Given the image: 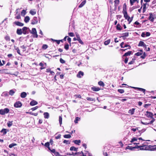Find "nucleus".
<instances>
[{"label": "nucleus", "mask_w": 156, "mask_h": 156, "mask_svg": "<svg viewBox=\"0 0 156 156\" xmlns=\"http://www.w3.org/2000/svg\"><path fill=\"white\" fill-rule=\"evenodd\" d=\"M124 16L125 19L127 20L129 22V24L133 20V17H132L131 18L128 16L127 14V12H122Z\"/></svg>", "instance_id": "obj_1"}, {"label": "nucleus", "mask_w": 156, "mask_h": 156, "mask_svg": "<svg viewBox=\"0 0 156 156\" xmlns=\"http://www.w3.org/2000/svg\"><path fill=\"white\" fill-rule=\"evenodd\" d=\"M140 149L141 150H150L149 145H144V144L140 146Z\"/></svg>", "instance_id": "obj_2"}, {"label": "nucleus", "mask_w": 156, "mask_h": 156, "mask_svg": "<svg viewBox=\"0 0 156 156\" xmlns=\"http://www.w3.org/2000/svg\"><path fill=\"white\" fill-rule=\"evenodd\" d=\"M9 111V109L7 108L4 109H2L0 110V114L4 115L5 114L8 113Z\"/></svg>", "instance_id": "obj_3"}, {"label": "nucleus", "mask_w": 156, "mask_h": 156, "mask_svg": "<svg viewBox=\"0 0 156 156\" xmlns=\"http://www.w3.org/2000/svg\"><path fill=\"white\" fill-rule=\"evenodd\" d=\"M27 28L26 27H23L22 29H20V35L23 34H27Z\"/></svg>", "instance_id": "obj_4"}, {"label": "nucleus", "mask_w": 156, "mask_h": 156, "mask_svg": "<svg viewBox=\"0 0 156 156\" xmlns=\"http://www.w3.org/2000/svg\"><path fill=\"white\" fill-rule=\"evenodd\" d=\"M38 23V19L37 17H34L31 21V24L33 25L36 24Z\"/></svg>", "instance_id": "obj_5"}, {"label": "nucleus", "mask_w": 156, "mask_h": 156, "mask_svg": "<svg viewBox=\"0 0 156 156\" xmlns=\"http://www.w3.org/2000/svg\"><path fill=\"white\" fill-rule=\"evenodd\" d=\"M145 115L148 118H153V114L151 112L147 111L146 112V113L145 114Z\"/></svg>", "instance_id": "obj_6"}, {"label": "nucleus", "mask_w": 156, "mask_h": 156, "mask_svg": "<svg viewBox=\"0 0 156 156\" xmlns=\"http://www.w3.org/2000/svg\"><path fill=\"white\" fill-rule=\"evenodd\" d=\"M148 19L150 21L152 22H153L154 20V18L153 17V15L152 13H149V16Z\"/></svg>", "instance_id": "obj_7"}, {"label": "nucleus", "mask_w": 156, "mask_h": 156, "mask_svg": "<svg viewBox=\"0 0 156 156\" xmlns=\"http://www.w3.org/2000/svg\"><path fill=\"white\" fill-rule=\"evenodd\" d=\"M16 91L15 89L11 90L9 92V94L11 96H13Z\"/></svg>", "instance_id": "obj_8"}, {"label": "nucleus", "mask_w": 156, "mask_h": 156, "mask_svg": "<svg viewBox=\"0 0 156 156\" xmlns=\"http://www.w3.org/2000/svg\"><path fill=\"white\" fill-rule=\"evenodd\" d=\"M138 46H143L144 47L146 48L147 45H146L144 43L143 41H140L139 42V43L138 44Z\"/></svg>", "instance_id": "obj_9"}, {"label": "nucleus", "mask_w": 156, "mask_h": 156, "mask_svg": "<svg viewBox=\"0 0 156 156\" xmlns=\"http://www.w3.org/2000/svg\"><path fill=\"white\" fill-rule=\"evenodd\" d=\"M132 51H129L128 52L125 53L122 56V58H123L124 57H126L132 54Z\"/></svg>", "instance_id": "obj_10"}, {"label": "nucleus", "mask_w": 156, "mask_h": 156, "mask_svg": "<svg viewBox=\"0 0 156 156\" xmlns=\"http://www.w3.org/2000/svg\"><path fill=\"white\" fill-rule=\"evenodd\" d=\"M91 90L94 91H98L101 90V89L98 87H92L91 88Z\"/></svg>", "instance_id": "obj_11"}, {"label": "nucleus", "mask_w": 156, "mask_h": 156, "mask_svg": "<svg viewBox=\"0 0 156 156\" xmlns=\"http://www.w3.org/2000/svg\"><path fill=\"white\" fill-rule=\"evenodd\" d=\"M83 73L81 71H80L77 74V77L78 78H80L81 77V76H83Z\"/></svg>", "instance_id": "obj_12"}, {"label": "nucleus", "mask_w": 156, "mask_h": 156, "mask_svg": "<svg viewBox=\"0 0 156 156\" xmlns=\"http://www.w3.org/2000/svg\"><path fill=\"white\" fill-rule=\"evenodd\" d=\"M80 154H82V156H90L89 153L87 151H85L84 153H83L82 151L80 152Z\"/></svg>", "instance_id": "obj_13"}, {"label": "nucleus", "mask_w": 156, "mask_h": 156, "mask_svg": "<svg viewBox=\"0 0 156 156\" xmlns=\"http://www.w3.org/2000/svg\"><path fill=\"white\" fill-rule=\"evenodd\" d=\"M37 101L33 100L30 102V104L31 106H34L37 105Z\"/></svg>", "instance_id": "obj_14"}, {"label": "nucleus", "mask_w": 156, "mask_h": 156, "mask_svg": "<svg viewBox=\"0 0 156 156\" xmlns=\"http://www.w3.org/2000/svg\"><path fill=\"white\" fill-rule=\"evenodd\" d=\"M19 9H17L16 11V13L15 14V18L17 19H19L20 18V14L18 12Z\"/></svg>", "instance_id": "obj_15"}, {"label": "nucleus", "mask_w": 156, "mask_h": 156, "mask_svg": "<svg viewBox=\"0 0 156 156\" xmlns=\"http://www.w3.org/2000/svg\"><path fill=\"white\" fill-rule=\"evenodd\" d=\"M86 0L83 1L79 5L78 7L79 8H81L83 7L86 4Z\"/></svg>", "instance_id": "obj_16"}, {"label": "nucleus", "mask_w": 156, "mask_h": 156, "mask_svg": "<svg viewBox=\"0 0 156 156\" xmlns=\"http://www.w3.org/2000/svg\"><path fill=\"white\" fill-rule=\"evenodd\" d=\"M20 96L22 98H24L27 96V94L26 92H23L21 93Z\"/></svg>", "instance_id": "obj_17"}, {"label": "nucleus", "mask_w": 156, "mask_h": 156, "mask_svg": "<svg viewBox=\"0 0 156 156\" xmlns=\"http://www.w3.org/2000/svg\"><path fill=\"white\" fill-rule=\"evenodd\" d=\"M116 29L118 30H121L122 29V27H121V25L118 23L116 26Z\"/></svg>", "instance_id": "obj_18"}, {"label": "nucleus", "mask_w": 156, "mask_h": 156, "mask_svg": "<svg viewBox=\"0 0 156 156\" xmlns=\"http://www.w3.org/2000/svg\"><path fill=\"white\" fill-rule=\"evenodd\" d=\"M114 3H115V8H116L118 6V5L119 4V0H115L114 1Z\"/></svg>", "instance_id": "obj_19"}, {"label": "nucleus", "mask_w": 156, "mask_h": 156, "mask_svg": "<svg viewBox=\"0 0 156 156\" xmlns=\"http://www.w3.org/2000/svg\"><path fill=\"white\" fill-rule=\"evenodd\" d=\"M135 109L134 108H132L130 109L128 111V113L130 114L131 115H133L134 114Z\"/></svg>", "instance_id": "obj_20"}, {"label": "nucleus", "mask_w": 156, "mask_h": 156, "mask_svg": "<svg viewBox=\"0 0 156 156\" xmlns=\"http://www.w3.org/2000/svg\"><path fill=\"white\" fill-rule=\"evenodd\" d=\"M7 71V70L6 69H3L2 70H0V73L9 74V73L6 72Z\"/></svg>", "instance_id": "obj_21"}, {"label": "nucleus", "mask_w": 156, "mask_h": 156, "mask_svg": "<svg viewBox=\"0 0 156 156\" xmlns=\"http://www.w3.org/2000/svg\"><path fill=\"white\" fill-rule=\"evenodd\" d=\"M30 20V18L28 16H27L25 17L24 21L26 23H27Z\"/></svg>", "instance_id": "obj_22"}, {"label": "nucleus", "mask_w": 156, "mask_h": 156, "mask_svg": "<svg viewBox=\"0 0 156 156\" xmlns=\"http://www.w3.org/2000/svg\"><path fill=\"white\" fill-rule=\"evenodd\" d=\"M149 146L150 148V151H154L156 150V145H154V146H151L150 145Z\"/></svg>", "instance_id": "obj_23"}, {"label": "nucleus", "mask_w": 156, "mask_h": 156, "mask_svg": "<svg viewBox=\"0 0 156 156\" xmlns=\"http://www.w3.org/2000/svg\"><path fill=\"white\" fill-rule=\"evenodd\" d=\"M30 13L32 15H34L36 14V12L35 9L31 10L30 11Z\"/></svg>", "instance_id": "obj_24"}, {"label": "nucleus", "mask_w": 156, "mask_h": 156, "mask_svg": "<svg viewBox=\"0 0 156 156\" xmlns=\"http://www.w3.org/2000/svg\"><path fill=\"white\" fill-rule=\"evenodd\" d=\"M73 142H74L75 144L79 145L81 143V141L80 140H73Z\"/></svg>", "instance_id": "obj_25"}, {"label": "nucleus", "mask_w": 156, "mask_h": 156, "mask_svg": "<svg viewBox=\"0 0 156 156\" xmlns=\"http://www.w3.org/2000/svg\"><path fill=\"white\" fill-rule=\"evenodd\" d=\"M44 118L45 119H48L49 117V114L48 112H44Z\"/></svg>", "instance_id": "obj_26"}, {"label": "nucleus", "mask_w": 156, "mask_h": 156, "mask_svg": "<svg viewBox=\"0 0 156 156\" xmlns=\"http://www.w3.org/2000/svg\"><path fill=\"white\" fill-rule=\"evenodd\" d=\"M14 106L15 108L20 107V101H18L15 103L14 104Z\"/></svg>", "instance_id": "obj_27"}, {"label": "nucleus", "mask_w": 156, "mask_h": 156, "mask_svg": "<svg viewBox=\"0 0 156 156\" xmlns=\"http://www.w3.org/2000/svg\"><path fill=\"white\" fill-rule=\"evenodd\" d=\"M137 89L139 91L143 92V93H144V94H145V91H146L145 89H143V88H139V87H137Z\"/></svg>", "instance_id": "obj_28"}, {"label": "nucleus", "mask_w": 156, "mask_h": 156, "mask_svg": "<svg viewBox=\"0 0 156 156\" xmlns=\"http://www.w3.org/2000/svg\"><path fill=\"white\" fill-rule=\"evenodd\" d=\"M127 12L126 6V4L124 3L123 6V11L122 12Z\"/></svg>", "instance_id": "obj_29"}, {"label": "nucleus", "mask_w": 156, "mask_h": 156, "mask_svg": "<svg viewBox=\"0 0 156 156\" xmlns=\"http://www.w3.org/2000/svg\"><path fill=\"white\" fill-rule=\"evenodd\" d=\"M122 34V36H121V37H128L129 36V33L126 32Z\"/></svg>", "instance_id": "obj_30"}, {"label": "nucleus", "mask_w": 156, "mask_h": 156, "mask_svg": "<svg viewBox=\"0 0 156 156\" xmlns=\"http://www.w3.org/2000/svg\"><path fill=\"white\" fill-rule=\"evenodd\" d=\"M111 40L110 39H109L104 42V44L105 45H108L110 42Z\"/></svg>", "instance_id": "obj_31"}, {"label": "nucleus", "mask_w": 156, "mask_h": 156, "mask_svg": "<svg viewBox=\"0 0 156 156\" xmlns=\"http://www.w3.org/2000/svg\"><path fill=\"white\" fill-rule=\"evenodd\" d=\"M26 13V10L23 9L21 12V15L22 16H24Z\"/></svg>", "instance_id": "obj_32"}, {"label": "nucleus", "mask_w": 156, "mask_h": 156, "mask_svg": "<svg viewBox=\"0 0 156 156\" xmlns=\"http://www.w3.org/2000/svg\"><path fill=\"white\" fill-rule=\"evenodd\" d=\"M44 145L46 147L48 148L49 150H50V148L49 147L50 144L48 142H47Z\"/></svg>", "instance_id": "obj_33"}, {"label": "nucleus", "mask_w": 156, "mask_h": 156, "mask_svg": "<svg viewBox=\"0 0 156 156\" xmlns=\"http://www.w3.org/2000/svg\"><path fill=\"white\" fill-rule=\"evenodd\" d=\"M77 150V148H76L74 146L71 147L70 148V150L71 151H76Z\"/></svg>", "instance_id": "obj_34"}, {"label": "nucleus", "mask_w": 156, "mask_h": 156, "mask_svg": "<svg viewBox=\"0 0 156 156\" xmlns=\"http://www.w3.org/2000/svg\"><path fill=\"white\" fill-rule=\"evenodd\" d=\"M98 84L99 85L104 87L105 85L104 82L102 81H100L98 82Z\"/></svg>", "instance_id": "obj_35"}, {"label": "nucleus", "mask_w": 156, "mask_h": 156, "mask_svg": "<svg viewBox=\"0 0 156 156\" xmlns=\"http://www.w3.org/2000/svg\"><path fill=\"white\" fill-rule=\"evenodd\" d=\"M39 65L40 66H41V67L40 68V69L42 70L45 68V67H43L44 64L42 62L40 63L39 64Z\"/></svg>", "instance_id": "obj_36"}, {"label": "nucleus", "mask_w": 156, "mask_h": 156, "mask_svg": "<svg viewBox=\"0 0 156 156\" xmlns=\"http://www.w3.org/2000/svg\"><path fill=\"white\" fill-rule=\"evenodd\" d=\"M87 100L91 101H95V99L87 97L86 98Z\"/></svg>", "instance_id": "obj_37"}, {"label": "nucleus", "mask_w": 156, "mask_h": 156, "mask_svg": "<svg viewBox=\"0 0 156 156\" xmlns=\"http://www.w3.org/2000/svg\"><path fill=\"white\" fill-rule=\"evenodd\" d=\"M59 121L60 125L61 126L62 124V117L61 116L59 117Z\"/></svg>", "instance_id": "obj_38"}, {"label": "nucleus", "mask_w": 156, "mask_h": 156, "mask_svg": "<svg viewBox=\"0 0 156 156\" xmlns=\"http://www.w3.org/2000/svg\"><path fill=\"white\" fill-rule=\"evenodd\" d=\"M135 25H139V27H141V24H140V23H139V22H138V21H136L134 23V26L135 27H137V26H136Z\"/></svg>", "instance_id": "obj_39"}, {"label": "nucleus", "mask_w": 156, "mask_h": 156, "mask_svg": "<svg viewBox=\"0 0 156 156\" xmlns=\"http://www.w3.org/2000/svg\"><path fill=\"white\" fill-rule=\"evenodd\" d=\"M63 136L66 138H69L71 137V136L70 134H65Z\"/></svg>", "instance_id": "obj_40"}, {"label": "nucleus", "mask_w": 156, "mask_h": 156, "mask_svg": "<svg viewBox=\"0 0 156 156\" xmlns=\"http://www.w3.org/2000/svg\"><path fill=\"white\" fill-rule=\"evenodd\" d=\"M1 132L3 133L4 135H5L7 133L6 129H3L1 131Z\"/></svg>", "instance_id": "obj_41"}, {"label": "nucleus", "mask_w": 156, "mask_h": 156, "mask_svg": "<svg viewBox=\"0 0 156 156\" xmlns=\"http://www.w3.org/2000/svg\"><path fill=\"white\" fill-rule=\"evenodd\" d=\"M48 48V46L46 44H44L43 45L42 48L43 49L45 50Z\"/></svg>", "instance_id": "obj_42"}, {"label": "nucleus", "mask_w": 156, "mask_h": 156, "mask_svg": "<svg viewBox=\"0 0 156 156\" xmlns=\"http://www.w3.org/2000/svg\"><path fill=\"white\" fill-rule=\"evenodd\" d=\"M64 48L66 50H67L69 49V45L67 44L64 45Z\"/></svg>", "instance_id": "obj_43"}, {"label": "nucleus", "mask_w": 156, "mask_h": 156, "mask_svg": "<svg viewBox=\"0 0 156 156\" xmlns=\"http://www.w3.org/2000/svg\"><path fill=\"white\" fill-rule=\"evenodd\" d=\"M147 3H145L143 5V12H144L146 11Z\"/></svg>", "instance_id": "obj_44"}, {"label": "nucleus", "mask_w": 156, "mask_h": 156, "mask_svg": "<svg viewBox=\"0 0 156 156\" xmlns=\"http://www.w3.org/2000/svg\"><path fill=\"white\" fill-rule=\"evenodd\" d=\"M137 138L136 137H133L132 138V139H131V140L130 141L131 143H133L134 141H136L137 140Z\"/></svg>", "instance_id": "obj_45"}, {"label": "nucleus", "mask_w": 156, "mask_h": 156, "mask_svg": "<svg viewBox=\"0 0 156 156\" xmlns=\"http://www.w3.org/2000/svg\"><path fill=\"white\" fill-rule=\"evenodd\" d=\"M36 32L37 31L36 29L35 28H33L32 30V32H31V33H32V34H36Z\"/></svg>", "instance_id": "obj_46"}, {"label": "nucleus", "mask_w": 156, "mask_h": 156, "mask_svg": "<svg viewBox=\"0 0 156 156\" xmlns=\"http://www.w3.org/2000/svg\"><path fill=\"white\" fill-rule=\"evenodd\" d=\"M16 144L12 143V144H10V145H9V147L10 148H11L12 147H14V146H16Z\"/></svg>", "instance_id": "obj_47"}, {"label": "nucleus", "mask_w": 156, "mask_h": 156, "mask_svg": "<svg viewBox=\"0 0 156 156\" xmlns=\"http://www.w3.org/2000/svg\"><path fill=\"white\" fill-rule=\"evenodd\" d=\"M20 26V22H15L13 23V26H14V25Z\"/></svg>", "instance_id": "obj_48"}, {"label": "nucleus", "mask_w": 156, "mask_h": 156, "mask_svg": "<svg viewBox=\"0 0 156 156\" xmlns=\"http://www.w3.org/2000/svg\"><path fill=\"white\" fill-rule=\"evenodd\" d=\"M51 41H53V42H56V43L58 44H59V40H55L54 39H51Z\"/></svg>", "instance_id": "obj_49"}, {"label": "nucleus", "mask_w": 156, "mask_h": 156, "mask_svg": "<svg viewBox=\"0 0 156 156\" xmlns=\"http://www.w3.org/2000/svg\"><path fill=\"white\" fill-rule=\"evenodd\" d=\"M119 92L121 94H122L124 93V90L123 89H119L118 90Z\"/></svg>", "instance_id": "obj_50"}, {"label": "nucleus", "mask_w": 156, "mask_h": 156, "mask_svg": "<svg viewBox=\"0 0 156 156\" xmlns=\"http://www.w3.org/2000/svg\"><path fill=\"white\" fill-rule=\"evenodd\" d=\"M80 118L78 117H76L74 120V122L75 123H78V121L79 120Z\"/></svg>", "instance_id": "obj_51"}, {"label": "nucleus", "mask_w": 156, "mask_h": 156, "mask_svg": "<svg viewBox=\"0 0 156 156\" xmlns=\"http://www.w3.org/2000/svg\"><path fill=\"white\" fill-rule=\"evenodd\" d=\"M12 124V122L9 121L7 123V125L9 127H10Z\"/></svg>", "instance_id": "obj_52"}, {"label": "nucleus", "mask_w": 156, "mask_h": 156, "mask_svg": "<svg viewBox=\"0 0 156 156\" xmlns=\"http://www.w3.org/2000/svg\"><path fill=\"white\" fill-rule=\"evenodd\" d=\"M146 56V55L145 53L144 52V54H143V55H142L141 56L140 58H141L144 59L145 58Z\"/></svg>", "instance_id": "obj_53"}, {"label": "nucleus", "mask_w": 156, "mask_h": 156, "mask_svg": "<svg viewBox=\"0 0 156 156\" xmlns=\"http://www.w3.org/2000/svg\"><path fill=\"white\" fill-rule=\"evenodd\" d=\"M68 35L69 36L71 37H74L75 36L74 33L73 32L69 33Z\"/></svg>", "instance_id": "obj_54"}, {"label": "nucleus", "mask_w": 156, "mask_h": 156, "mask_svg": "<svg viewBox=\"0 0 156 156\" xmlns=\"http://www.w3.org/2000/svg\"><path fill=\"white\" fill-rule=\"evenodd\" d=\"M63 143L64 144H70V142L69 141V140H64L63 141Z\"/></svg>", "instance_id": "obj_55"}, {"label": "nucleus", "mask_w": 156, "mask_h": 156, "mask_svg": "<svg viewBox=\"0 0 156 156\" xmlns=\"http://www.w3.org/2000/svg\"><path fill=\"white\" fill-rule=\"evenodd\" d=\"M142 52H137L135 54V55L137 56H139L140 55L142 54Z\"/></svg>", "instance_id": "obj_56"}, {"label": "nucleus", "mask_w": 156, "mask_h": 156, "mask_svg": "<svg viewBox=\"0 0 156 156\" xmlns=\"http://www.w3.org/2000/svg\"><path fill=\"white\" fill-rule=\"evenodd\" d=\"M60 63L62 64H64L65 63V61L62 58H60Z\"/></svg>", "instance_id": "obj_57"}, {"label": "nucleus", "mask_w": 156, "mask_h": 156, "mask_svg": "<svg viewBox=\"0 0 156 156\" xmlns=\"http://www.w3.org/2000/svg\"><path fill=\"white\" fill-rule=\"evenodd\" d=\"M76 98H81V96L80 94H76L74 95Z\"/></svg>", "instance_id": "obj_58"}, {"label": "nucleus", "mask_w": 156, "mask_h": 156, "mask_svg": "<svg viewBox=\"0 0 156 156\" xmlns=\"http://www.w3.org/2000/svg\"><path fill=\"white\" fill-rule=\"evenodd\" d=\"M67 40L68 42L69 43L70 46H71V38H70L68 37V38H67Z\"/></svg>", "instance_id": "obj_59"}, {"label": "nucleus", "mask_w": 156, "mask_h": 156, "mask_svg": "<svg viewBox=\"0 0 156 156\" xmlns=\"http://www.w3.org/2000/svg\"><path fill=\"white\" fill-rule=\"evenodd\" d=\"M77 40L78 41L79 43L81 44H83L84 43L81 39L80 38L79 39H77Z\"/></svg>", "instance_id": "obj_60"}, {"label": "nucleus", "mask_w": 156, "mask_h": 156, "mask_svg": "<svg viewBox=\"0 0 156 156\" xmlns=\"http://www.w3.org/2000/svg\"><path fill=\"white\" fill-rule=\"evenodd\" d=\"M5 39L7 41H9L10 40V38L9 36H6L5 37Z\"/></svg>", "instance_id": "obj_61"}, {"label": "nucleus", "mask_w": 156, "mask_h": 156, "mask_svg": "<svg viewBox=\"0 0 156 156\" xmlns=\"http://www.w3.org/2000/svg\"><path fill=\"white\" fill-rule=\"evenodd\" d=\"M124 47H128V49H130L131 48V46L130 45L127 44H126L123 46V48Z\"/></svg>", "instance_id": "obj_62"}, {"label": "nucleus", "mask_w": 156, "mask_h": 156, "mask_svg": "<svg viewBox=\"0 0 156 156\" xmlns=\"http://www.w3.org/2000/svg\"><path fill=\"white\" fill-rule=\"evenodd\" d=\"M2 95L3 96H8V94L7 92H3L2 93Z\"/></svg>", "instance_id": "obj_63"}, {"label": "nucleus", "mask_w": 156, "mask_h": 156, "mask_svg": "<svg viewBox=\"0 0 156 156\" xmlns=\"http://www.w3.org/2000/svg\"><path fill=\"white\" fill-rule=\"evenodd\" d=\"M54 155L56 156H60V154L59 152L56 151L54 153Z\"/></svg>", "instance_id": "obj_64"}]
</instances>
